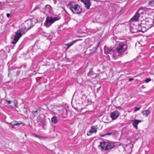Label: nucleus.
<instances>
[{
    "mask_svg": "<svg viewBox=\"0 0 154 154\" xmlns=\"http://www.w3.org/2000/svg\"><path fill=\"white\" fill-rule=\"evenodd\" d=\"M38 21V20L34 18L29 19L25 21L23 23L24 28H21L16 32L13 40L11 42V43L13 44H15L22 35L33 27Z\"/></svg>",
    "mask_w": 154,
    "mask_h": 154,
    "instance_id": "f257e3e1",
    "label": "nucleus"
},
{
    "mask_svg": "<svg viewBox=\"0 0 154 154\" xmlns=\"http://www.w3.org/2000/svg\"><path fill=\"white\" fill-rule=\"evenodd\" d=\"M120 145V143L119 142L109 143L103 141L100 143V145L98 146V147L102 150L108 151Z\"/></svg>",
    "mask_w": 154,
    "mask_h": 154,
    "instance_id": "f03ea898",
    "label": "nucleus"
},
{
    "mask_svg": "<svg viewBox=\"0 0 154 154\" xmlns=\"http://www.w3.org/2000/svg\"><path fill=\"white\" fill-rule=\"evenodd\" d=\"M127 45L125 43L121 42L119 43L114 50V53L118 56H121L126 51Z\"/></svg>",
    "mask_w": 154,
    "mask_h": 154,
    "instance_id": "7ed1b4c3",
    "label": "nucleus"
},
{
    "mask_svg": "<svg viewBox=\"0 0 154 154\" xmlns=\"http://www.w3.org/2000/svg\"><path fill=\"white\" fill-rule=\"evenodd\" d=\"M68 6L71 11L74 14H81L82 11V8L75 2H70L68 5Z\"/></svg>",
    "mask_w": 154,
    "mask_h": 154,
    "instance_id": "20e7f679",
    "label": "nucleus"
},
{
    "mask_svg": "<svg viewBox=\"0 0 154 154\" xmlns=\"http://www.w3.org/2000/svg\"><path fill=\"white\" fill-rule=\"evenodd\" d=\"M146 20H143L141 21V23L138 24V27L137 29H135L134 31H132L133 32H144L146 31L147 30L152 27V24H150L149 26H146L145 25Z\"/></svg>",
    "mask_w": 154,
    "mask_h": 154,
    "instance_id": "39448f33",
    "label": "nucleus"
},
{
    "mask_svg": "<svg viewBox=\"0 0 154 154\" xmlns=\"http://www.w3.org/2000/svg\"><path fill=\"white\" fill-rule=\"evenodd\" d=\"M60 19V17H52L47 16L44 23L45 26L48 27L51 25L54 22Z\"/></svg>",
    "mask_w": 154,
    "mask_h": 154,
    "instance_id": "423d86ee",
    "label": "nucleus"
},
{
    "mask_svg": "<svg viewBox=\"0 0 154 154\" xmlns=\"http://www.w3.org/2000/svg\"><path fill=\"white\" fill-rule=\"evenodd\" d=\"M52 8L49 5H46L44 8L43 9L42 12L46 15L50 14L52 13Z\"/></svg>",
    "mask_w": 154,
    "mask_h": 154,
    "instance_id": "0eeeda50",
    "label": "nucleus"
},
{
    "mask_svg": "<svg viewBox=\"0 0 154 154\" xmlns=\"http://www.w3.org/2000/svg\"><path fill=\"white\" fill-rule=\"evenodd\" d=\"M151 10V9L141 7L138 9V11L139 13L141 14V15L142 14L149 15L150 13L149 11Z\"/></svg>",
    "mask_w": 154,
    "mask_h": 154,
    "instance_id": "6e6552de",
    "label": "nucleus"
},
{
    "mask_svg": "<svg viewBox=\"0 0 154 154\" xmlns=\"http://www.w3.org/2000/svg\"><path fill=\"white\" fill-rule=\"evenodd\" d=\"M141 14L139 13L138 10L136 12L135 15L131 19L130 21H131L133 23H135V24L137 23V21L138 20L139 17L141 16Z\"/></svg>",
    "mask_w": 154,
    "mask_h": 154,
    "instance_id": "1a4fd4ad",
    "label": "nucleus"
},
{
    "mask_svg": "<svg viewBox=\"0 0 154 154\" xmlns=\"http://www.w3.org/2000/svg\"><path fill=\"white\" fill-rule=\"evenodd\" d=\"M120 115V112L116 110L111 113L110 117L112 120H115Z\"/></svg>",
    "mask_w": 154,
    "mask_h": 154,
    "instance_id": "9d476101",
    "label": "nucleus"
},
{
    "mask_svg": "<svg viewBox=\"0 0 154 154\" xmlns=\"http://www.w3.org/2000/svg\"><path fill=\"white\" fill-rule=\"evenodd\" d=\"M104 52L106 54H111L114 53V50H113L112 48L107 47L106 46L104 47Z\"/></svg>",
    "mask_w": 154,
    "mask_h": 154,
    "instance_id": "9b49d317",
    "label": "nucleus"
},
{
    "mask_svg": "<svg viewBox=\"0 0 154 154\" xmlns=\"http://www.w3.org/2000/svg\"><path fill=\"white\" fill-rule=\"evenodd\" d=\"M133 125L134 127L136 129H138L137 125L140 122H141V120H139L137 119H135L132 121Z\"/></svg>",
    "mask_w": 154,
    "mask_h": 154,
    "instance_id": "f8f14e48",
    "label": "nucleus"
},
{
    "mask_svg": "<svg viewBox=\"0 0 154 154\" xmlns=\"http://www.w3.org/2000/svg\"><path fill=\"white\" fill-rule=\"evenodd\" d=\"M7 57L6 52L3 50H1L0 51V58L5 59Z\"/></svg>",
    "mask_w": 154,
    "mask_h": 154,
    "instance_id": "ddd939ff",
    "label": "nucleus"
},
{
    "mask_svg": "<svg viewBox=\"0 0 154 154\" xmlns=\"http://www.w3.org/2000/svg\"><path fill=\"white\" fill-rule=\"evenodd\" d=\"M88 75L92 79H95L97 76V75L92 71H90L88 73Z\"/></svg>",
    "mask_w": 154,
    "mask_h": 154,
    "instance_id": "4468645a",
    "label": "nucleus"
},
{
    "mask_svg": "<svg viewBox=\"0 0 154 154\" xmlns=\"http://www.w3.org/2000/svg\"><path fill=\"white\" fill-rule=\"evenodd\" d=\"M135 23L134 22L133 23V22H132L130 24V26L131 28V31L132 33H134L132 32L133 31H134L135 29H138V25L135 26L134 25Z\"/></svg>",
    "mask_w": 154,
    "mask_h": 154,
    "instance_id": "2eb2a0df",
    "label": "nucleus"
},
{
    "mask_svg": "<svg viewBox=\"0 0 154 154\" xmlns=\"http://www.w3.org/2000/svg\"><path fill=\"white\" fill-rule=\"evenodd\" d=\"M97 131V129L94 126H92L91 127V129L90 130L89 132H88L87 134L88 135H90V134L89 133H93L94 132H96Z\"/></svg>",
    "mask_w": 154,
    "mask_h": 154,
    "instance_id": "dca6fc26",
    "label": "nucleus"
},
{
    "mask_svg": "<svg viewBox=\"0 0 154 154\" xmlns=\"http://www.w3.org/2000/svg\"><path fill=\"white\" fill-rule=\"evenodd\" d=\"M117 133V132L116 131H112L109 133H107L106 134H104L102 135L101 134H100V136L102 137H104L106 136H110V135H113L114 134H115Z\"/></svg>",
    "mask_w": 154,
    "mask_h": 154,
    "instance_id": "f3484780",
    "label": "nucleus"
},
{
    "mask_svg": "<svg viewBox=\"0 0 154 154\" xmlns=\"http://www.w3.org/2000/svg\"><path fill=\"white\" fill-rule=\"evenodd\" d=\"M41 109H38L35 111H32V114L33 115L34 117H36L39 113Z\"/></svg>",
    "mask_w": 154,
    "mask_h": 154,
    "instance_id": "a211bd4d",
    "label": "nucleus"
},
{
    "mask_svg": "<svg viewBox=\"0 0 154 154\" xmlns=\"http://www.w3.org/2000/svg\"><path fill=\"white\" fill-rule=\"evenodd\" d=\"M32 135L33 136H34L35 137L38 138L39 139H45L47 138V137H43L41 136V135H38L35 134V133H32Z\"/></svg>",
    "mask_w": 154,
    "mask_h": 154,
    "instance_id": "6ab92c4d",
    "label": "nucleus"
},
{
    "mask_svg": "<svg viewBox=\"0 0 154 154\" xmlns=\"http://www.w3.org/2000/svg\"><path fill=\"white\" fill-rule=\"evenodd\" d=\"M149 113L148 109L143 110L142 112V114L144 116H147Z\"/></svg>",
    "mask_w": 154,
    "mask_h": 154,
    "instance_id": "aec40b11",
    "label": "nucleus"
},
{
    "mask_svg": "<svg viewBox=\"0 0 154 154\" xmlns=\"http://www.w3.org/2000/svg\"><path fill=\"white\" fill-rule=\"evenodd\" d=\"M51 122L54 124L56 123L57 121V117L55 116H53L51 119Z\"/></svg>",
    "mask_w": 154,
    "mask_h": 154,
    "instance_id": "412c9836",
    "label": "nucleus"
},
{
    "mask_svg": "<svg viewBox=\"0 0 154 154\" xmlns=\"http://www.w3.org/2000/svg\"><path fill=\"white\" fill-rule=\"evenodd\" d=\"M150 21H146V23H145V25L146 26H149L150 24H151L152 26V21L151 19H150Z\"/></svg>",
    "mask_w": 154,
    "mask_h": 154,
    "instance_id": "4be33fe9",
    "label": "nucleus"
},
{
    "mask_svg": "<svg viewBox=\"0 0 154 154\" xmlns=\"http://www.w3.org/2000/svg\"><path fill=\"white\" fill-rule=\"evenodd\" d=\"M148 4L150 6H153L154 5V0H151L149 1Z\"/></svg>",
    "mask_w": 154,
    "mask_h": 154,
    "instance_id": "5701e85b",
    "label": "nucleus"
},
{
    "mask_svg": "<svg viewBox=\"0 0 154 154\" xmlns=\"http://www.w3.org/2000/svg\"><path fill=\"white\" fill-rule=\"evenodd\" d=\"M41 7L39 5H37L35 7V8L32 11H33L34 10H37V9H39Z\"/></svg>",
    "mask_w": 154,
    "mask_h": 154,
    "instance_id": "b1692460",
    "label": "nucleus"
},
{
    "mask_svg": "<svg viewBox=\"0 0 154 154\" xmlns=\"http://www.w3.org/2000/svg\"><path fill=\"white\" fill-rule=\"evenodd\" d=\"M16 121H13L9 123L12 126L16 125Z\"/></svg>",
    "mask_w": 154,
    "mask_h": 154,
    "instance_id": "393cba45",
    "label": "nucleus"
},
{
    "mask_svg": "<svg viewBox=\"0 0 154 154\" xmlns=\"http://www.w3.org/2000/svg\"><path fill=\"white\" fill-rule=\"evenodd\" d=\"M63 112L66 115H67L68 114L67 110L65 108H64L63 109Z\"/></svg>",
    "mask_w": 154,
    "mask_h": 154,
    "instance_id": "a878e982",
    "label": "nucleus"
},
{
    "mask_svg": "<svg viewBox=\"0 0 154 154\" xmlns=\"http://www.w3.org/2000/svg\"><path fill=\"white\" fill-rule=\"evenodd\" d=\"M140 107L138 108L137 106L135 107L134 111L135 112H136V111H137L139 110L140 109Z\"/></svg>",
    "mask_w": 154,
    "mask_h": 154,
    "instance_id": "bb28decb",
    "label": "nucleus"
},
{
    "mask_svg": "<svg viewBox=\"0 0 154 154\" xmlns=\"http://www.w3.org/2000/svg\"><path fill=\"white\" fill-rule=\"evenodd\" d=\"M151 79L149 78H147L145 80V81L146 83H147L149 81H151Z\"/></svg>",
    "mask_w": 154,
    "mask_h": 154,
    "instance_id": "cd10ccee",
    "label": "nucleus"
},
{
    "mask_svg": "<svg viewBox=\"0 0 154 154\" xmlns=\"http://www.w3.org/2000/svg\"><path fill=\"white\" fill-rule=\"evenodd\" d=\"M77 42V41H75V40H74V41H73L71 42L70 43H69L70 45H71L72 46V45H73L76 42Z\"/></svg>",
    "mask_w": 154,
    "mask_h": 154,
    "instance_id": "c85d7f7f",
    "label": "nucleus"
},
{
    "mask_svg": "<svg viewBox=\"0 0 154 154\" xmlns=\"http://www.w3.org/2000/svg\"><path fill=\"white\" fill-rule=\"evenodd\" d=\"M115 107H116V108L118 109H119L120 110H122V108L121 106H116Z\"/></svg>",
    "mask_w": 154,
    "mask_h": 154,
    "instance_id": "c756f323",
    "label": "nucleus"
},
{
    "mask_svg": "<svg viewBox=\"0 0 154 154\" xmlns=\"http://www.w3.org/2000/svg\"><path fill=\"white\" fill-rule=\"evenodd\" d=\"M20 70L17 71L16 73V75L17 76L19 75L20 74Z\"/></svg>",
    "mask_w": 154,
    "mask_h": 154,
    "instance_id": "7c9ffc66",
    "label": "nucleus"
},
{
    "mask_svg": "<svg viewBox=\"0 0 154 154\" xmlns=\"http://www.w3.org/2000/svg\"><path fill=\"white\" fill-rule=\"evenodd\" d=\"M66 45L67 47V48H69L71 45L69 43L66 44Z\"/></svg>",
    "mask_w": 154,
    "mask_h": 154,
    "instance_id": "2f4dec72",
    "label": "nucleus"
},
{
    "mask_svg": "<svg viewBox=\"0 0 154 154\" xmlns=\"http://www.w3.org/2000/svg\"><path fill=\"white\" fill-rule=\"evenodd\" d=\"M6 101L8 102V104H10L12 103V101L11 100H6Z\"/></svg>",
    "mask_w": 154,
    "mask_h": 154,
    "instance_id": "473e14b6",
    "label": "nucleus"
},
{
    "mask_svg": "<svg viewBox=\"0 0 154 154\" xmlns=\"http://www.w3.org/2000/svg\"><path fill=\"white\" fill-rule=\"evenodd\" d=\"M22 123L21 122L20 123H17V122H16V125H20Z\"/></svg>",
    "mask_w": 154,
    "mask_h": 154,
    "instance_id": "72a5a7b5",
    "label": "nucleus"
},
{
    "mask_svg": "<svg viewBox=\"0 0 154 154\" xmlns=\"http://www.w3.org/2000/svg\"><path fill=\"white\" fill-rule=\"evenodd\" d=\"M100 87H99L98 88H97V91H96L97 93H98V91L100 90Z\"/></svg>",
    "mask_w": 154,
    "mask_h": 154,
    "instance_id": "f704fd0d",
    "label": "nucleus"
},
{
    "mask_svg": "<svg viewBox=\"0 0 154 154\" xmlns=\"http://www.w3.org/2000/svg\"><path fill=\"white\" fill-rule=\"evenodd\" d=\"M134 80V79L133 78H130L129 79L128 81L130 82L132 80Z\"/></svg>",
    "mask_w": 154,
    "mask_h": 154,
    "instance_id": "c9c22d12",
    "label": "nucleus"
},
{
    "mask_svg": "<svg viewBox=\"0 0 154 154\" xmlns=\"http://www.w3.org/2000/svg\"><path fill=\"white\" fill-rule=\"evenodd\" d=\"M6 15H7V17L8 18H9L10 16V14H9L8 13Z\"/></svg>",
    "mask_w": 154,
    "mask_h": 154,
    "instance_id": "e433bc0d",
    "label": "nucleus"
},
{
    "mask_svg": "<svg viewBox=\"0 0 154 154\" xmlns=\"http://www.w3.org/2000/svg\"><path fill=\"white\" fill-rule=\"evenodd\" d=\"M128 145H126L125 146H123V148H124L125 150V147L127 146Z\"/></svg>",
    "mask_w": 154,
    "mask_h": 154,
    "instance_id": "4c0bfd02",
    "label": "nucleus"
},
{
    "mask_svg": "<svg viewBox=\"0 0 154 154\" xmlns=\"http://www.w3.org/2000/svg\"><path fill=\"white\" fill-rule=\"evenodd\" d=\"M86 97V96H85V95H84V96H83L82 97V98H85Z\"/></svg>",
    "mask_w": 154,
    "mask_h": 154,
    "instance_id": "58836bf2",
    "label": "nucleus"
},
{
    "mask_svg": "<svg viewBox=\"0 0 154 154\" xmlns=\"http://www.w3.org/2000/svg\"><path fill=\"white\" fill-rule=\"evenodd\" d=\"M81 39H77V40H76L75 41H77V42L79 41H80V40H81Z\"/></svg>",
    "mask_w": 154,
    "mask_h": 154,
    "instance_id": "ea45409f",
    "label": "nucleus"
},
{
    "mask_svg": "<svg viewBox=\"0 0 154 154\" xmlns=\"http://www.w3.org/2000/svg\"><path fill=\"white\" fill-rule=\"evenodd\" d=\"M9 106H11V107H13L14 106V105L12 106V105H9Z\"/></svg>",
    "mask_w": 154,
    "mask_h": 154,
    "instance_id": "a19ab883",
    "label": "nucleus"
},
{
    "mask_svg": "<svg viewBox=\"0 0 154 154\" xmlns=\"http://www.w3.org/2000/svg\"><path fill=\"white\" fill-rule=\"evenodd\" d=\"M25 136L26 137H27V135H26V134H25Z\"/></svg>",
    "mask_w": 154,
    "mask_h": 154,
    "instance_id": "79ce46f5",
    "label": "nucleus"
},
{
    "mask_svg": "<svg viewBox=\"0 0 154 154\" xmlns=\"http://www.w3.org/2000/svg\"><path fill=\"white\" fill-rule=\"evenodd\" d=\"M98 45H99V44H98L97 45V46H96V47L97 48L98 47Z\"/></svg>",
    "mask_w": 154,
    "mask_h": 154,
    "instance_id": "37998d69",
    "label": "nucleus"
},
{
    "mask_svg": "<svg viewBox=\"0 0 154 154\" xmlns=\"http://www.w3.org/2000/svg\"><path fill=\"white\" fill-rule=\"evenodd\" d=\"M76 110H77V108H74Z\"/></svg>",
    "mask_w": 154,
    "mask_h": 154,
    "instance_id": "c03bdc74",
    "label": "nucleus"
},
{
    "mask_svg": "<svg viewBox=\"0 0 154 154\" xmlns=\"http://www.w3.org/2000/svg\"><path fill=\"white\" fill-rule=\"evenodd\" d=\"M68 61H69V62H70V60H68Z\"/></svg>",
    "mask_w": 154,
    "mask_h": 154,
    "instance_id": "a18cd8bd",
    "label": "nucleus"
},
{
    "mask_svg": "<svg viewBox=\"0 0 154 154\" xmlns=\"http://www.w3.org/2000/svg\"><path fill=\"white\" fill-rule=\"evenodd\" d=\"M21 67H20V68H21Z\"/></svg>",
    "mask_w": 154,
    "mask_h": 154,
    "instance_id": "49530a36",
    "label": "nucleus"
},
{
    "mask_svg": "<svg viewBox=\"0 0 154 154\" xmlns=\"http://www.w3.org/2000/svg\"><path fill=\"white\" fill-rule=\"evenodd\" d=\"M27 52H28V50H27Z\"/></svg>",
    "mask_w": 154,
    "mask_h": 154,
    "instance_id": "de8ad7c7",
    "label": "nucleus"
}]
</instances>
